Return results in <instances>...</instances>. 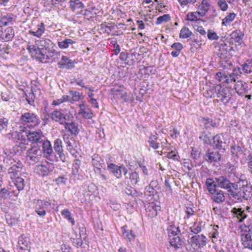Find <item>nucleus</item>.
<instances>
[{"instance_id":"nucleus-27","label":"nucleus","mask_w":252,"mask_h":252,"mask_svg":"<svg viewBox=\"0 0 252 252\" xmlns=\"http://www.w3.org/2000/svg\"><path fill=\"white\" fill-rule=\"evenodd\" d=\"M81 164V160L78 159H75L73 163L72 167V175L78 180H82L83 178V176L81 175L80 172Z\"/></svg>"},{"instance_id":"nucleus-37","label":"nucleus","mask_w":252,"mask_h":252,"mask_svg":"<svg viewBox=\"0 0 252 252\" xmlns=\"http://www.w3.org/2000/svg\"><path fill=\"white\" fill-rule=\"evenodd\" d=\"M13 179V182L18 190L17 193H15V191H14V193L16 196H17L19 192L24 189L25 187L24 179L22 177L19 176H17Z\"/></svg>"},{"instance_id":"nucleus-5","label":"nucleus","mask_w":252,"mask_h":252,"mask_svg":"<svg viewBox=\"0 0 252 252\" xmlns=\"http://www.w3.org/2000/svg\"><path fill=\"white\" fill-rule=\"evenodd\" d=\"M242 244L246 248L252 250V226L245 224L241 226Z\"/></svg>"},{"instance_id":"nucleus-7","label":"nucleus","mask_w":252,"mask_h":252,"mask_svg":"<svg viewBox=\"0 0 252 252\" xmlns=\"http://www.w3.org/2000/svg\"><path fill=\"white\" fill-rule=\"evenodd\" d=\"M218 187L226 189L229 193L232 192V190L238 189V185L236 183H232L225 176H221L215 178Z\"/></svg>"},{"instance_id":"nucleus-14","label":"nucleus","mask_w":252,"mask_h":252,"mask_svg":"<svg viewBox=\"0 0 252 252\" xmlns=\"http://www.w3.org/2000/svg\"><path fill=\"white\" fill-rule=\"evenodd\" d=\"M86 234L85 233H79L77 234L76 231L73 230L70 240L73 246L77 248L81 247L83 245V241H86Z\"/></svg>"},{"instance_id":"nucleus-46","label":"nucleus","mask_w":252,"mask_h":252,"mask_svg":"<svg viewBox=\"0 0 252 252\" xmlns=\"http://www.w3.org/2000/svg\"><path fill=\"white\" fill-rule=\"evenodd\" d=\"M242 70L245 73L249 74L252 72V60H248L242 65Z\"/></svg>"},{"instance_id":"nucleus-20","label":"nucleus","mask_w":252,"mask_h":252,"mask_svg":"<svg viewBox=\"0 0 252 252\" xmlns=\"http://www.w3.org/2000/svg\"><path fill=\"white\" fill-rule=\"evenodd\" d=\"M17 16L12 13L2 14L0 16V28L9 24H13L16 20Z\"/></svg>"},{"instance_id":"nucleus-13","label":"nucleus","mask_w":252,"mask_h":252,"mask_svg":"<svg viewBox=\"0 0 252 252\" xmlns=\"http://www.w3.org/2000/svg\"><path fill=\"white\" fill-rule=\"evenodd\" d=\"M108 169L117 178H120L122 174L125 175L127 173V169L124 165L119 166L115 164L110 163L108 165Z\"/></svg>"},{"instance_id":"nucleus-45","label":"nucleus","mask_w":252,"mask_h":252,"mask_svg":"<svg viewBox=\"0 0 252 252\" xmlns=\"http://www.w3.org/2000/svg\"><path fill=\"white\" fill-rule=\"evenodd\" d=\"M216 89H217V85L210 87L209 89H207L204 93V96L208 98L216 97L217 91H215Z\"/></svg>"},{"instance_id":"nucleus-21","label":"nucleus","mask_w":252,"mask_h":252,"mask_svg":"<svg viewBox=\"0 0 252 252\" xmlns=\"http://www.w3.org/2000/svg\"><path fill=\"white\" fill-rule=\"evenodd\" d=\"M29 141L35 143L37 145L43 143L44 137L41 133L36 131L30 132L27 135Z\"/></svg>"},{"instance_id":"nucleus-43","label":"nucleus","mask_w":252,"mask_h":252,"mask_svg":"<svg viewBox=\"0 0 252 252\" xmlns=\"http://www.w3.org/2000/svg\"><path fill=\"white\" fill-rule=\"evenodd\" d=\"M130 180V183L132 185H136L140 180L139 174L136 171L131 172L128 173V176L126 177Z\"/></svg>"},{"instance_id":"nucleus-62","label":"nucleus","mask_w":252,"mask_h":252,"mask_svg":"<svg viewBox=\"0 0 252 252\" xmlns=\"http://www.w3.org/2000/svg\"><path fill=\"white\" fill-rule=\"evenodd\" d=\"M191 231L195 234H197L198 233H199L202 230V225L200 222L199 223H194V225L190 227Z\"/></svg>"},{"instance_id":"nucleus-9","label":"nucleus","mask_w":252,"mask_h":252,"mask_svg":"<svg viewBox=\"0 0 252 252\" xmlns=\"http://www.w3.org/2000/svg\"><path fill=\"white\" fill-rule=\"evenodd\" d=\"M42 154L39 145H34L28 150L27 158L33 162H37L40 160Z\"/></svg>"},{"instance_id":"nucleus-32","label":"nucleus","mask_w":252,"mask_h":252,"mask_svg":"<svg viewBox=\"0 0 252 252\" xmlns=\"http://www.w3.org/2000/svg\"><path fill=\"white\" fill-rule=\"evenodd\" d=\"M206 160L209 163L220 160V155L217 151L209 152L205 155Z\"/></svg>"},{"instance_id":"nucleus-41","label":"nucleus","mask_w":252,"mask_h":252,"mask_svg":"<svg viewBox=\"0 0 252 252\" xmlns=\"http://www.w3.org/2000/svg\"><path fill=\"white\" fill-rule=\"evenodd\" d=\"M75 42L70 38H65L64 40L59 41L58 45L61 49H65L69 47L70 45L74 44Z\"/></svg>"},{"instance_id":"nucleus-8","label":"nucleus","mask_w":252,"mask_h":252,"mask_svg":"<svg viewBox=\"0 0 252 252\" xmlns=\"http://www.w3.org/2000/svg\"><path fill=\"white\" fill-rule=\"evenodd\" d=\"M27 49L31 53L32 58H35L36 60L43 62V61L45 59H49L50 54L46 55V53L44 52V49L42 48L36 46V44L28 46Z\"/></svg>"},{"instance_id":"nucleus-51","label":"nucleus","mask_w":252,"mask_h":252,"mask_svg":"<svg viewBox=\"0 0 252 252\" xmlns=\"http://www.w3.org/2000/svg\"><path fill=\"white\" fill-rule=\"evenodd\" d=\"M62 216L66 219L69 222H70L72 225L75 224V220L74 219L71 217L70 212L69 211L68 209H64L61 212Z\"/></svg>"},{"instance_id":"nucleus-42","label":"nucleus","mask_w":252,"mask_h":252,"mask_svg":"<svg viewBox=\"0 0 252 252\" xmlns=\"http://www.w3.org/2000/svg\"><path fill=\"white\" fill-rule=\"evenodd\" d=\"M209 8V4L205 0H203L198 6V9L200 11H198L197 13L202 17L208 11Z\"/></svg>"},{"instance_id":"nucleus-15","label":"nucleus","mask_w":252,"mask_h":252,"mask_svg":"<svg viewBox=\"0 0 252 252\" xmlns=\"http://www.w3.org/2000/svg\"><path fill=\"white\" fill-rule=\"evenodd\" d=\"M190 241L192 245H194L198 248H201L206 245L207 239L203 234L195 235L190 238Z\"/></svg>"},{"instance_id":"nucleus-22","label":"nucleus","mask_w":252,"mask_h":252,"mask_svg":"<svg viewBox=\"0 0 252 252\" xmlns=\"http://www.w3.org/2000/svg\"><path fill=\"white\" fill-rule=\"evenodd\" d=\"M231 212L233 215L234 219H236V221L239 222H242L247 217V215L245 211L242 208H233Z\"/></svg>"},{"instance_id":"nucleus-19","label":"nucleus","mask_w":252,"mask_h":252,"mask_svg":"<svg viewBox=\"0 0 252 252\" xmlns=\"http://www.w3.org/2000/svg\"><path fill=\"white\" fill-rule=\"evenodd\" d=\"M40 145L42 147V149H41L42 153L47 158L50 159L55 157L51 142L49 141L44 139Z\"/></svg>"},{"instance_id":"nucleus-3","label":"nucleus","mask_w":252,"mask_h":252,"mask_svg":"<svg viewBox=\"0 0 252 252\" xmlns=\"http://www.w3.org/2000/svg\"><path fill=\"white\" fill-rule=\"evenodd\" d=\"M217 96L218 101H220L224 104H227L231 99L232 90L229 87H222L220 85H217Z\"/></svg>"},{"instance_id":"nucleus-23","label":"nucleus","mask_w":252,"mask_h":252,"mask_svg":"<svg viewBox=\"0 0 252 252\" xmlns=\"http://www.w3.org/2000/svg\"><path fill=\"white\" fill-rule=\"evenodd\" d=\"M92 164L94 166L95 172L97 171L100 172L101 168L105 166L104 160L98 155L94 154L92 157Z\"/></svg>"},{"instance_id":"nucleus-12","label":"nucleus","mask_w":252,"mask_h":252,"mask_svg":"<svg viewBox=\"0 0 252 252\" xmlns=\"http://www.w3.org/2000/svg\"><path fill=\"white\" fill-rule=\"evenodd\" d=\"M64 141L66 144L67 150L74 157H76L78 153L75 148H76V142L75 140L72 137L64 135L63 136Z\"/></svg>"},{"instance_id":"nucleus-10","label":"nucleus","mask_w":252,"mask_h":252,"mask_svg":"<svg viewBox=\"0 0 252 252\" xmlns=\"http://www.w3.org/2000/svg\"><path fill=\"white\" fill-rule=\"evenodd\" d=\"M35 212L40 217H44L46 214V207L51 205V203L42 200H34L33 201Z\"/></svg>"},{"instance_id":"nucleus-40","label":"nucleus","mask_w":252,"mask_h":252,"mask_svg":"<svg viewBox=\"0 0 252 252\" xmlns=\"http://www.w3.org/2000/svg\"><path fill=\"white\" fill-rule=\"evenodd\" d=\"M206 186L207 187L208 191L211 194L218 190L217 189L218 187L217 184L211 178H208L206 181Z\"/></svg>"},{"instance_id":"nucleus-54","label":"nucleus","mask_w":252,"mask_h":252,"mask_svg":"<svg viewBox=\"0 0 252 252\" xmlns=\"http://www.w3.org/2000/svg\"><path fill=\"white\" fill-rule=\"evenodd\" d=\"M242 74V72L241 71V68L239 67L235 68L233 70V72L229 74L230 76H232L231 80H232L233 82L236 81V79L238 78V77L240 76Z\"/></svg>"},{"instance_id":"nucleus-28","label":"nucleus","mask_w":252,"mask_h":252,"mask_svg":"<svg viewBox=\"0 0 252 252\" xmlns=\"http://www.w3.org/2000/svg\"><path fill=\"white\" fill-rule=\"evenodd\" d=\"M241 181L239 182L240 183ZM243 183V187H241V190L242 191L244 199L248 200L251 198L252 192V188L251 186L248 185L247 181L246 180H242Z\"/></svg>"},{"instance_id":"nucleus-48","label":"nucleus","mask_w":252,"mask_h":252,"mask_svg":"<svg viewBox=\"0 0 252 252\" xmlns=\"http://www.w3.org/2000/svg\"><path fill=\"white\" fill-rule=\"evenodd\" d=\"M192 35V32L186 27L182 28L179 33V37L182 38H187Z\"/></svg>"},{"instance_id":"nucleus-1","label":"nucleus","mask_w":252,"mask_h":252,"mask_svg":"<svg viewBox=\"0 0 252 252\" xmlns=\"http://www.w3.org/2000/svg\"><path fill=\"white\" fill-rule=\"evenodd\" d=\"M36 46L42 48L47 51L50 54L51 57L54 58L53 60L59 59L60 57V52H58L56 49L57 48L55 44H54L51 40L46 38H42L39 40L35 41Z\"/></svg>"},{"instance_id":"nucleus-63","label":"nucleus","mask_w":252,"mask_h":252,"mask_svg":"<svg viewBox=\"0 0 252 252\" xmlns=\"http://www.w3.org/2000/svg\"><path fill=\"white\" fill-rule=\"evenodd\" d=\"M237 165L234 163V164H230V163L227 164V171L229 174L235 175L236 173Z\"/></svg>"},{"instance_id":"nucleus-60","label":"nucleus","mask_w":252,"mask_h":252,"mask_svg":"<svg viewBox=\"0 0 252 252\" xmlns=\"http://www.w3.org/2000/svg\"><path fill=\"white\" fill-rule=\"evenodd\" d=\"M170 16L169 14H164L162 16H159L157 18V21L156 22V24L158 25L161 24L163 22H166L170 20Z\"/></svg>"},{"instance_id":"nucleus-61","label":"nucleus","mask_w":252,"mask_h":252,"mask_svg":"<svg viewBox=\"0 0 252 252\" xmlns=\"http://www.w3.org/2000/svg\"><path fill=\"white\" fill-rule=\"evenodd\" d=\"M6 220L9 225L12 226L17 223L18 219L16 217H12L10 215H7L6 216Z\"/></svg>"},{"instance_id":"nucleus-29","label":"nucleus","mask_w":252,"mask_h":252,"mask_svg":"<svg viewBox=\"0 0 252 252\" xmlns=\"http://www.w3.org/2000/svg\"><path fill=\"white\" fill-rule=\"evenodd\" d=\"M159 141H161V139H158V135L157 132L151 134L148 138V143L150 147L154 150H157L159 147Z\"/></svg>"},{"instance_id":"nucleus-47","label":"nucleus","mask_w":252,"mask_h":252,"mask_svg":"<svg viewBox=\"0 0 252 252\" xmlns=\"http://www.w3.org/2000/svg\"><path fill=\"white\" fill-rule=\"evenodd\" d=\"M230 35L233 41L239 42L242 40L243 34L240 31H235L233 32Z\"/></svg>"},{"instance_id":"nucleus-16","label":"nucleus","mask_w":252,"mask_h":252,"mask_svg":"<svg viewBox=\"0 0 252 252\" xmlns=\"http://www.w3.org/2000/svg\"><path fill=\"white\" fill-rule=\"evenodd\" d=\"M54 149L59 156V158L63 162L66 161V156L63 152L62 141L60 138H57L54 142Z\"/></svg>"},{"instance_id":"nucleus-50","label":"nucleus","mask_w":252,"mask_h":252,"mask_svg":"<svg viewBox=\"0 0 252 252\" xmlns=\"http://www.w3.org/2000/svg\"><path fill=\"white\" fill-rule=\"evenodd\" d=\"M227 45L226 44H221L219 48V51L218 53V56L221 58H224L226 57L227 54Z\"/></svg>"},{"instance_id":"nucleus-56","label":"nucleus","mask_w":252,"mask_h":252,"mask_svg":"<svg viewBox=\"0 0 252 252\" xmlns=\"http://www.w3.org/2000/svg\"><path fill=\"white\" fill-rule=\"evenodd\" d=\"M198 12H189L187 15V19L190 21H196L200 18L199 16L200 14L197 13Z\"/></svg>"},{"instance_id":"nucleus-49","label":"nucleus","mask_w":252,"mask_h":252,"mask_svg":"<svg viewBox=\"0 0 252 252\" xmlns=\"http://www.w3.org/2000/svg\"><path fill=\"white\" fill-rule=\"evenodd\" d=\"M212 137L210 133H206L205 132H202L199 139L202 141L205 144H209L211 143Z\"/></svg>"},{"instance_id":"nucleus-36","label":"nucleus","mask_w":252,"mask_h":252,"mask_svg":"<svg viewBox=\"0 0 252 252\" xmlns=\"http://www.w3.org/2000/svg\"><path fill=\"white\" fill-rule=\"evenodd\" d=\"M65 125V128L68 130L72 135H77L79 132L78 125L74 122L67 123Z\"/></svg>"},{"instance_id":"nucleus-6","label":"nucleus","mask_w":252,"mask_h":252,"mask_svg":"<svg viewBox=\"0 0 252 252\" xmlns=\"http://www.w3.org/2000/svg\"><path fill=\"white\" fill-rule=\"evenodd\" d=\"M175 229L176 231L171 230L169 232V242L174 250L178 251L183 247L184 241V239L178 234V233L181 232L179 228L177 227Z\"/></svg>"},{"instance_id":"nucleus-64","label":"nucleus","mask_w":252,"mask_h":252,"mask_svg":"<svg viewBox=\"0 0 252 252\" xmlns=\"http://www.w3.org/2000/svg\"><path fill=\"white\" fill-rule=\"evenodd\" d=\"M27 144H26L25 143L23 142H21L18 145L14 147V148L15 149L14 151L16 150L18 152H20L22 153L25 150H26V149H27Z\"/></svg>"},{"instance_id":"nucleus-58","label":"nucleus","mask_w":252,"mask_h":252,"mask_svg":"<svg viewBox=\"0 0 252 252\" xmlns=\"http://www.w3.org/2000/svg\"><path fill=\"white\" fill-rule=\"evenodd\" d=\"M10 192L5 188L0 189V201L5 200L9 196Z\"/></svg>"},{"instance_id":"nucleus-35","label":"nucleus","mask_w":252,"mask_h":252,"mask_svg":"<svg viewBox=\"0 0 252 252\" xmlns=\"http://www.w3.org/2000/svg\"><path fill=\"white\" fill-rule=\"evenodd\" d=\"M216 79L219 82L223 83L228 84L230 83H232L233 81L231 80L232 76L229 74H225L222 72H218L215 75Z\"/></svg>"},{"instance_id":"nucleus-53","label":"nucleus","mask_w":252,"mask_h":252,"mask_svg":"<svg viewBox=\"0 0 252 252\" xmlns=\"http://www.w3.org/2000/svg\"><path fill=\"white\" fill-rule=\"evenodd\" d=\"M123 234L124 236L130 241L135 239V235L133 231L130 230L129 231L125 229V226L123 227Z\"/></svg>"},{"instance_id":"nucleus-33","label":"nucleus","mask_w":252,"mask_h":252,"mask_svg":"<svg viewBox=\"0 0 252 252\" xmlns=\"http://www.w3.org/2000/svg\"><path fill=\"white\" fill-rule=\"evenodd\" d=\"M79 113L85 119H91L93 117V113L91 110L88 108V106L85 103L79 105Z\"/></svg>"},{"instance_id":"nucleus-24","label":"nucleus","mask_w":252,"mask_h":252,"mask_svg":"<svg viewBox=\"0 0 252 252\" xmlns=\"http://www.w3.org/2000/svg\"><path fill=\"white\" fill-rule=\"evenodd\" d=\"M160 207L156 205L154 202L149 203L146 208L147 214L150 218H154L157 216L158 212L160 211Z\"/></svg>"},{"instance_id":"nucleus-59","label":"nucleus","mask_w":252,"mask_h":252,"mask_svg":"<svg viewBox=\"0 0 252 252\" xmlns=\"http://www.w3.org/2000/svg\"><path fill=\"white\" fill-rule=\"evenodd\" d=\"M235 190H232V192H230L229 194L232 195L234 198L237 199L238 200L241 201L244 199L242 191L241 189L237 192L234 191Z\"/></svg>"},{"instance_id":"nucleus-52","label":"nucleus","mask_w":252,"mask_h":252,"mask_svg":"<svg viewBox=\"0 0 252 252\" xmlns=\"http://www.w3.org/2000/svg\"><path fill=\"white\" fill-rule=\"evenodd\" d=\"M202 123L206 128H210L211 127H215L217 126L216 123L211 119H203Z\"/></svg>"},{"instance_id":"nucleus-4","label":"nucleus","mask_w":252,"mask_h":252,"mask_svg":"<svg viewBox=\"0 0 252 252\" xmlns=\"http://www.w3.org/2000/svg\"><path fill=\"white\" fill-rule=\"evenodd\" d=\"M50 118L53 121L61 125H64L66 121H71L73 117L70 113H67L63 110H55L50 114Z\"/></svg>"},{"instance_id":"nucleus-55","label":"nucleus","mask_w":252,"mask_h":252,"mask_svg":"<svg viewBox=\"0 0 252 252\" xmlns=\"http://www.w3.org/2000/svg\"><path fill=\"white\" fill-rule=\"evenodd\" d=\"M70 101V99L69 96L67 95H63L61 98L54 100L53 102V104L54 105H58L64 102Z\"/></svg>"},{"instance_id":"nucleus-30","label":"nucleus","mask_w":252,"mask_h":252,"mask_svg":"<svg viewBox=\"0 0 252 252\" xmlns=\"http://www.w3.org/2000/svg\"><path fill=\"white\" fill-rule=\"evenodd\" d=\"M248 89V85L245 82L238 81L235 84V91L240 95H243L245 93L247 92Z\"/></svg>"},{"instance_id":"nucleus-2","label":"nucleus","mask_w":252,"mask_h":252,"mask_svg":"<svg viewBox=\"0 0 252 252\" xmlns=\"http://www.w3.org/2000/svg\"><path fill=\"white\" fill-rule=\"evenodd\" d=\"M3 161L7 165L10 166L8 169V174L12 179L19 176V174L21 176L22 175L21 172L23 165L21 162L19 161L18 162L16 161L11 157H7Z\"/></svg>"},{"instance_id":"nucleus-25","label":"nucleus","mask_w":252,"mask_h":252,"mask_svg":"<svg viewBox=\"0 0 252 252\" xmlns=\"http://www.w3.org/2000/svg\"><path fill=\"white\" fill-rule=\"evenodd\" d=\"M30 239L24 235H21L18 239V247L24 251H29L31 248Z\"/></svg>"},{"instance_id":"nucleus-34","label":"nucleus","mask_w":252,"mask_h":252,"mask_svg":"<svg viewBox=\"0 0 252 252\" xmlns=\"http://www.w3.org/2000/svg\"><path fill=\"white\" fill-rule=\"evenodd\" d=\"M212 194V200L217 203H220L225 201V197L223 191L218 189L216 190L215 192L211 193Z\"/></svg>"},{"instance_id":"nucleus-31","label":"nucleus","mask_w":252,"mask_h":252,"mask_svg":"<svg viewBox=\"0 0 252 252\" xmlns=\"http://www.w3.org/2000/svg\"><path fill=\"white\" fill-rule=\"evenodd\" d=\"M14 34V31L12 27L7 28L3 32L0 30V37L5 41L11 40Z\"/></svg>"},{"instance_id":"nucleus-57","label":"nucleus","mask_w":252,"mask_h":252,"mask_svg":"<svg viewBox=\"0 0 252 252\" xmlns=\"http://www.w3.org/2000/svg\"><path fill=\"white\" fill-rule=\"evenodd\" d=\"M69 93L72 95L71 100H70V101L71 103L74 101H77L81 98L82 95L78 92L70 91Z\"/></svg>"},{"instance_id":"nucleus-17","label":"nucleus","mask_w":252,"mask_h":252,"mask_svg":"<svg viewBox=\"0 0 252 252\" xmlns=\"http://www.w3.org/2000/svg\"><path fill=\"white\" fill-rule=\"evenodd\" d=\"M213 139L216 148L219 150H224L228 146L227 140L222 134H217Z\"/></svg>"},{"instance_id":"nucleus-18","label":"nucleus","mask_w":252,"mask_h":252,"mask_svg":"<svg viewBox=\"0 0 252 252\" xmlns=\"http://www.w3.org/2000/svg\"><path fill=\"white\" fill-rule=\"evenodd\" d=\"M53 165L49 162L46 164H42L38 165L36 166L35 170L36 172L41 176H45L48 174L50 172L53 170Z\"/></svg>"},{"instance_id":"nucleus-26","label":"nucleus","mask_w":252,"mask_h":252,"mask_svg":"<svg viewBox=\"0 0 252 252\" xmlns=\"http://www.w3.org/2000/svg\"><path fill=\"white\" fill-rule=\"evenodd\" d=\"M59 67L60 68L71 69L74 67L73 61L69 59L68 57L65 56L62 57L61 61L58 63Z\"/></svg>"},{"instance_id":"nucleus-11","label":"nucleus","mask_w":252,"mask_h":252,"mask_svg":"<svg viewBox=\"0 0 252 252\" xmlns=\"http://www.w3.org/2000/svg\"><path fill=\"white\" fill-rule=\"evenodd\" d=\"M20 120L24 124L32 123L34 126H37L40 122L37 115L31 112H25L22 114L20 117Z\"/></svg>"},{"instance_id":"nucleus-39","label":"nucleus","mask_w":252,"mask_h":252,"mask_svg":"<svg viewBox=\"0 0 252 252\" xmlns=\"http://www.w3.org/2000/svg\"><path fill=\"white\" fill-rule=\"evenodd\" d=\"M70 6L73 10H77V12H81L84 8V5L80 0H71Z\"/></svg>"},{"instance_id":"nucleus-38","label":"nucleus","mask_w":252,"mask_h":252,"mask_svg":"<svg viewBox=\"0 0 252 252\" xmlns=\"http://www.w3.org/2000/svg\"><path fill=\"white\" fill-rule=\"evenodd\" d=\"M45 31V25L43 23H40L37 26V30L34 31L31 30L29 31V33L33 36L40 37Z\"/></svg>"},{"instance_id":"nucleus-44","label":"nucleus","mask_w":252,"mask_h":252,"mask_svg":"<svg viewBox=\"0 0 252 252\" xmlns=\"http://www.w3.org/2000/svg\"><path fill=\"white\" fill-rule=\"evenodd\" d=\"M236 15L234 13H230L222 20V25L225 26H229L230 23L234 20Z\"/></svg>"}]
</instances>
